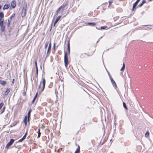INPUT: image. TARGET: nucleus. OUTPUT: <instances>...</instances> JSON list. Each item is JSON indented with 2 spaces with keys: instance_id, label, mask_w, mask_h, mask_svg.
Masks as SVG:
<instances>
[{
  "instance_id": "obj_12",
  "label": "nucleus",
  "mask_w": 153,
  "mask_h": 153,
  "mask_svg": "<svg viewBox=\"0 0 153 153\" xmlns=\"http://www.w3.org/2000/svg\"><path fill=\"white\" fill-rule=\"evenodd\" d=\"M61 15H59L58 16V17L56 18V19L55 21L54 22L53 26L54 27L55 26V25L56 24V23L59 20V19H60L61 18Z\"/></svg>"
},
{
  "instance_id": "obj_11",
  "label": "nucleus",
  "mask_w": 153,
  "mask_h": 153,
  "mask_svg": "<svg viewBox=\"0 0 153 153\" xmlns=\"http://www.w3.org/2000/svg\"><path fill=\"white\" fill-rule=\"evenodd\" d=\"M31 111H32V109H30L29 110V111L28 113L27 116V122H29L30 121L29 118H30V113H31Z\"/></svg>"
},
{
  "instance_id": "obj_31",
  "label": "nucleus",
  "mask_w": 153,
  "mask_h": 153,
  "mask_svg": "<svg viewBox=\"0 0 153 153\" xmlns=\"http://www.w3.org/2000/svg\"><path fill=\"white\" fill-rule=\"evenodd\" d=\"M53 85V83L52 82H51V83H50L48 87L49 88H51L52 87Z\"/></svg>"
},
{
  "instance_id": "obj_9",
  "label": "nucleus",
  "mask_w": 153,
  "mask_h": 153,
  "mask_svg": "<svg viewBox=\"0 0 153 153\" xmlns=\"http://www.w3.org/2000/svg\"><path fill=\"white\" fill-rule=\"evenodd\" d=\"M110 79L111 81V82L112 84L113 85V86L114 87H115L116 88H117V86L116 85V84L115 82L113 80V79L112 78V77H111Z\"/></svg>"
},
{
  "instance_id": "obj_53",
  "label": "nucleus",
  "mask_w": 153,
  "mask_h": 153,
  "mask_svg": "<svg viewBox=\"0 0 153 153\" xmlns=\"http://www.w3.org/2000/svg\"><path fill=\"white\" fill-rule=\"evenodd\" d=\"M114 125H115V126H116V123H114Z\"/></svg>"
},
{
  "instance_id": "obj_33",
  "label": "nucleus",
  "mask_w": 153,
  "mask_h": 153,
  "mask_svg": "<svg viewBox=\"0 0 153 153\" xmlns=\"http://www.w3.org/2000/svg\"><path fill=\"white\" fill-rule=\"evenodd\" d=\"M46 91L47 92V93L46 94V95H48L51 92V91L48 89H47Z\"/></svg>"
},
{
  "instance_id": "obj_19",
  "label": "nucleus",
  "mask_w": 153,
  "mask_h": 153,
  "mask_svg": "<svg viewBox=\"0 0 153 153\" xmlns=\"http://www.w3.org/2000/svg\"><path fill=\"white\" fill-rule=\"evenodd\" d=\"M6 83L7 82L5 81L0 80V84L3 86L5 85Z\"/></svg>"
},
{
  "instance_id": "obj_36",
  "label": "nucleus",
  "mask_w": 153,
  "mask_h": 153,
  "mask_svg": "<svg viewBox=\"0 0 153 153\" xmlns=\"http://www.w3.org/2000/svg\"><path fill=\"white\" fill-rule=\"evenodd\" d=\"M107 27L106 26H101L100 27V29H105Z\"/></svg>"
},
{
  "instance_id": "obj_40",
  "label": "nucleus",
  "mask_w": 153,
  "mask_h": 153,
  "mask_svg": "<svg viewBox=\"0 0 153 153\" xmlns=\"http://www.w3.org/2000/svg\"><path fill=\"white\" fill-rule=\"evenodd\" d=\"M23 140V139L22 138H21V139H19L18 141V142H22V141H23V140Z\"/></svg>"
},
{
  "instance_id": "obj_16",
  "label": "nucleus",
  "mask_w": 153,
  "mask_h": 153,
  "mask_svg": "<svg viewBox=\"0 0 153 153\" xmlns=\"http://www.w3.org/2000/svg\"><path fill=\"white\" fill-rule=\"evenodd\" d=\"M15 13H13L10 16V18H9L7 20H9L10 21H11L12 19L14 18L15 17Z\"/></svg>"
},
{
  "instance_id": "obj_20",
  "label": "nucleus",
  "mask_w": 153,
  "mask_h": 153,
  "mask_svg": "<svg viewBox=\"0 0 153 153\" xmlns=\"http://www.w3.org/2000/svg\"><path fill=\"white\" fill-rule=\"evenodd\" d=\"M94 140H91V143L92 144V146H91V147H90L89 149H88L89 150L90 149H91L92 148V147H93L94 146Z\"/></svg>"
},
{
  "instance_id": "obj_25",
  "label": "nucleus",
  "mask_w": 153,
  "mask_h": 153,
  "mask_svg": "<svg viewBox=\"0 0 153 153\" xmlns=\"http://www.w3.org/2000/svg\"><path fill=\"white\" fill-rule=\"evenodd\" d=\"M38 133L37 138H39L40 137L41 133L40 132V129H38V131L37 132Z\"/></svg>"
},
{
  "instance_id": "obj_14",
  "label": "nucleus",
  "mask_w": 153,
  "mask_h": 153,
  "mask_svg": "<svg viewBox=\"0 0 153 153\" xmlns=\"http://www.w3.org/2000/svg\"><path fill=\"white\" fill-rule=\"evenodd\" d=\"M10 89L8 88H6V91L4 92V94L5 95H7L9 93L10 91Z\"/></svg>"
},
{
  "instance_id": "obj_50",
  "label": "nucleus",
  "mask_w": 153,
  "mask_h": 153,
  "mask_svg": "<svg viewBox=\"0 0 153 153\" xmlns=\"http://www.w3.org/2000/svg\"><path fill=\"white\" fill-rule=\"evenodd\" d=\"M24 122L25 123V125L26 126L27 125V121Z\"/></svg>"
},
{
  "instance_id": "obj_56",
  "label": "nucleus",
  "mask_w": 153,
  "mask_h": 153,
  "mask_svg": "<svg viewBox=\"0 0 153 153\" xmlns=\"http://www.w3.org/2000/svg\"><path fill=\"white\" fill-rule=\"evenodd\" d=\"M119 0L120 1H123L124 0Z\"/></svg>"
},
{
  "instance_id": "obj_6",
  "label": "nucleus",
  "mask_w": 153,
  "mask_h": 153,
  "mask_svg": "<svg viewBox=\"0 0 153 153\" xmlns=\"http://www.w3.org/2000/svg\"><path fill=\"white\" fill-rule=\"evenodd\" d=\"M42 81H41L40 82L39 85L38 87V89H40V87H41V83L42 82V83L43 86H42V89L41 90V92L45 88V83H46V81H45V79L44 78L42 79Z\"/></svg>"
},
{
  "instance_id": "obj_21",
  "label": "nucleus",
  "mask_w": 153,
  "mask_h": 153,
  "mask_svg": "<svg viewBox=\"0 0 153 153\" xmlns=\"http://www.w3.org/2000/svg\"><path fill=\"white\" fill-rule=\"evenodd\" d=\"M50 41H47L45 43V48L46 49L48 47V44L49 43Z\"/></svg>"
},
{
  "instance_id": "obj_23",
  "label": "nucleus",
  "mask_w": 153,
  "mask_h": 153,
  "mask_svg": "<svg viewBox=\"0 0 153 153\" xmlns=\"http://www.w3.org/2000/svg\"><path fill=\"white\" fill-rule=\"evenodd\" d=\"M87 24L91 26H94L96 25V24L94 22H88Z\"/></svg>"
},
{
  "instance_id": "obj_44",
  "label": "nucleus",
  "mask_w": 153,
  "mask_h": 153,
  "mask_svg": "<svg viewBox=\"0 0 153 153\" xmlns=\"http://www.w3.org/2000/svg\"><path fill=\"white\" fill-rule=\"evenodd\" d=\"M143 4L142 3L140 4L139 5H138V7H142L143 5Z\"/></svg>"
},
{
  "instance_id": "obj_2",
  "label": "nucleus",
  "mask_w": 153,
  "mask_h": 153,
  "mask_svg": "<svg viewBox=\"0 0 153 153\" xmlns=\"http://www.w3.org/2000/svg\"><path fill=\"white\" fill-rule=\"evenodd\" d=\"M27 3L23 6L22 10L21 16L22 18H23L26 16L27 13L26 10L27 9Z\"/></svg>"
},
{
  "instance_id": "obj_41",
  "label": "nucleus",
  "mask_w": 153,
  "mask_h": 153,
  "mask_svg": "<svg viewBox=\"0 0 153 153\" xmlns=\"http://www.w3.org/2000/svg\"><path fill=\"white\" fill-rule=\"evenodd\" d=\"M112 1H109V5L108 6V7H109L111 4L112 3Z\"/></svg>"
},
{
  "instance_id": "obj_29",
  "label": "nucleus",
  "mask_w": 153,
  "mask_h": 153,
  "mask_svg": "<svg viewBox=\"0 0 153 153\" xmlns=\"http://www.w3.org/2000/svg\"><path fill=\"white\" fill-rule=\"evenodd\" d=\"M5 107L4 106L3 107L2 109L1 110V112L0 113V114H2L5 111Z\"/></svg>"
},
{
  "instance_id": "obj_4",
  "label": "nucleus",
  "mask_w": 153,
  "mask_h": 153,
  "mask_svg": "<svg viewBox=\"0 0 153 153\" xmlns=\"http://www.w3.org/2000/svg\"><path fill=\"white\" fill-rule=\"evenodd\" d=\"M68 1H65L58 8V10H59L61 8L65 9V10L67 9L68 8L67 6L68 4Z\"/></svg>"
},
{
  "instance_id": "obj_38",
  "label": "nucleus",
  "mask_w": 153,
  "mask_h": 153,
  "mask_svg": "<svg viewBox=\"0 0 153 153\" xmlns=\"http://www.w3.org/2000/svg\"><path fill=\"white\" fill-rule=\"evenodd\" d=\"M36 76L37 77L38 75V68H37V69H36Z\"/></svg>"
},
{
  "instance_id": "obj_35",
  "label": "nucleus",
  "mask_w": 153,
  "mask_h": 153,
  "mask_svg": "<svg viewBox=\"0 0 153 153\" xmlns=\"http://www.w3.org/2000/svg\"><path fill=\"white\" fill-rule=\"evenodd\" d=\"M149 133L148 132H147L146 134H145V137H148L149 136Z\"/></svg>"
},
{
  "instance_id": "obj_39",
  "label": "nucleus",
  "mask_w": 153,
  "mask_h": 153,
  "mask_svg": "<svg viewBox=\"0 0 153 153\" xmlns=\"http://www.w3.org/2000/svg\"><path fill=\"white\" fill-rule=\"evenodd\" d=\"M35 64L36 67V69H37V62L36 61H35L34 62Z\"/></svg>"
},
{
  "instance_id": "obj_15",
  "label": "nucleus",
  "mask_w": 153,
  "mask_h": 153,
  "mask_svg": "<svg viewBox=\"0 0 153 153\" xmlns=\"http://www.w3.org/2000/svg\"><path fill=\"white\" fill-rule=\"evenodd\" d=\"M51 41H50V42H49V45L48 49V50H47V54L49 52V51H51Z\"/></svg>"
},
{
  "instance_id": "obj_24",
  "label": "nucleus",
  "mask_w": 153,
  "mask_h": 153,
  "mask_svg": "<svg viewBox=\"0 0 153 153\" xmlns=\"http://www.w3.org/2000/svg\"><path fill=\"white\" fill-rule=\"evenodd\" d=\"M37 93H36V94L35 96L33 101L32 102L31 104H33L34 102V101H35L37 96Z\"/></svg>"
},
{
  "instance_id": "obj_26",
  "label": "nucleus",
  "mask_w": 153,
  "mask_h": 153,
  "mask_svg": "<svg viewBox=\"0 0 153 153\" xmlns=\"http://www.w3.org/2000/svg\"><path fill=\"white\" fill-rule=\"evenodd\" d=\"M86 55V53H82L80 56V57L81 58H83L85 57V55Z\"/></svg>"
},
{
  "instance_id": "obj_51",
  "label": "nucleus",
  "mask_w": 153,
  "mask_h": 153,
  "mask_svg": "<svg viewBox=\"0 0 153 153\" xmlns=\"http://www.w3.org/2000/svg\"><path fill=\"white\" fill-rule=\"evenodd\" d=\"M14 80H15L14 79H13L12 80V83L13 84L14 83Z\"/></svg>"
},
{
  "instance_id": "obj_42",
  "label": "nucleus",
  "mask_w": 153,
  "mask_h": 153,
  "mask_svg": "<svg viewBox=\"0 0 153 153\" xmlns=\"http://www.w3.org/2000/svg\"><path fill=\"white\" fill-rule=\"evenodd\" d=\"M108 75L110 79V78L111 77L110 73L108 71H107Z\"/></svg>"
},
{
  "instance_id": "obj_17",
  "label": "nucleus",
  "mask_w": 153,
  "mask_h": 153,
  "mask_svg": "<svg viewBox=\"0 0 153 153\" xmlns=\"http://www.w3.org/2000/svg\"><path fill=\"white\" fill-rule=\"evenodd\" d=\"M10 6L9 4H5L3 7V10L7 9Z\"/></svg>"
},
{
  "instance_id": "obj_34",
  "label": "nucleus",
  "mask_w": 153,
  "mask_h": 153,
  "mask_svg": "<svg viewBox=\"0 0 153 153\" xmlns=\"http://www.w3.org/2000/svg\"><path fill=\"white\" fill-rule=\"evenodd\" d=\"M27 116H25L24 120V122L27 121Z\"/></svg>"
},
{
  "instance_id": "obj_18",
  "label": "nucleus",
  "mask_w": 153,
  "mask_h": 153,
  "mask_svg": "<svg viewBox=\"0 0 153 153\" xmlns=\"http://www.w3.org/2000/svg\"><path fill=\"white\" fill-rule=\"evenodd\" d=\"M68 50V53H70V43L69 40H68V44H67Z\"/></svg>"
},
{
  "instance_id": "obj_47",
  "label": "nucleus",
  "mask_w": 153,
  "mask_h": 153,
  "mask_svg": "<svg viewBox=\"0 0 153 153\" xmlns=\"http://www.w3.org/2000/svg\"><path fill=\"white\" fill-rule=\"evenodd\" d=\"M102 36H101V37H100V38L99 39H98V41H97V43H98V42L100 41V40L101 39H102Z\"/></svg>"
},
{
  "instance_id": "obj_52",
  "label": "nucleus",
  "mask_w": 153,
  "mask_h": 153,
  "mask_svg": "<svg viewBox=\"0 0 153 153\" xmlns=\"http://www.w3.org/2000/svg\"><path fill=\"white\" fill-rule=\"evenodd\" d=\"M23 95L24 96L26 95V93L24 92L23 93H22Z\"/></svg>"
},
{
  "instance_id": "obj_3",
  "label": "nucleus",
  "mask_w": 153,
  "mask_h": 153,
  "mask_svg": "<svg viewBox=\"0 0 153 153\" xmlns=\"http://www.w3.org/2000/svg\"><path fill=\"white\" fill-rule=\"evenodd\" d=\"M68 59V57L67 55V53L65 52L64 55V63L65 66L66 68L69 63Z\"/></svg>"
},
{
  "instance_id": "obj_13",
  "label": "nucleus",
  "mask_w": 153,
  "mask_h": 153,
  "mask_svg": "<svg viewBox=\"0 0 153 153\" xmlns=\"http://www.w3.org/2000/svg\"><path fill=\"white\" fill-rule=\"evenodd\" d=\"M16 5V1H13L11 3V6L12 8H14Z\"/></svg>"
},
{
  "instance_id": "obj_28",
  "label": "nucleus",
  "mask_w": 153,
  "mask_h": 153,
  "mask_svg": "<svg viewBox=\"0 0 153 153\" xmlns=\"http://www.w3.org/2000/svg\"><path fill=\"white\" fill-rule=\"evenodd\" d=\"M123 105L124 107L126 109L128 110L127 107L126 105V103L124 102H123Z\"/></svg>"
},
{
  "instance_id": "obj_32",
  "label": "nucleus",
  "mask_w": 153,
  "mask_h": 153,
  "mask_svg": "<svg viewBox=\"0 0 153 153\" xmlns=\"http://www.w3.org/2000/svg\"><path fill=\"white\" fill-rule=\"evenodd\" d=\"M4 105V103L1 102L0 103V110L2 108V107Z\"/></svg>"
},
{
  "instance_id": "obj_43",
  "label": "nucleus",
  "mask_w": 153,
  "mask_h": 153,
  "mask_svg": "<svg viewBox=\"0 0 153 153\" xmlns=\"http://www.w3.org/2000/svg\"><path fill=\"white\" fill-rule=\"evenodd\" d=\"M143 4H144V3H146V1L145 0H143L142 2Z\"/></svg>"
},
{
  "instance_id": "obj_1",
  "label": "nucleus",
  "mask_w": 153,
  "mask_h": 153,
  "mask_svg": "<svg viewBox=\"0 0 153 153\" xmlns=\"http://www.w3.org/2000/svg\"><path fill=\"white\" fill-rule=\"evenodd\" d=\"M4 17V15L3 12H0V27L1 32H4L5 30V26L4 24V20L2 19Z\"/></svg>"
},
{
  "instance_id": "obj_54",
  "label": "nucleus",
  "mask_w": 153,
  "mask_h": 153,
  "mask_svg": "<svg viewBox=\"0 0 153 153\" xmlns=\"http://www.w3.org/2000/svg\"><path fill=\"white\" fill-rule=\"evenodd\" d=\"M51 29H52V26L51 25V28H50V31L51 30Z\"/></svg>"
},
{
  "instance_id": "obj_49",
  "label": "nucleus",
  "mask_w": 153,
  "mask_h": 153,
  "mask_svg": "<svg viewBox=\"0 0 153 153\" xmlns=\"http://www.w3.org/2000/svg\"><path fill=\"white\" fill-rule=\"evenodd\" d=\"M55 43H54V44H53V48L54 49V50L55 49Z\"/></svg>"
},
{
  "instance_id": "obj_45",
  "label": "nucleus",
  "mask_w": 153,
  "mask_h": 153,
  "mask_svg": "<svg viewBox=\"0 0 153 153\" xmlns=\"http://www.w3.org/2000/svg\"><path fill=\"white\" fill-rule=\"evenodd\" d=\"M55 93L56 96H57L58 93L56 89H55Z\"/></svg>"
},
{
  "instance_id": "obj_55",
  "label": "nucleus",
  "mask_w": 153,
  "mask_h": 153,
  "mask_svg": "<svg viewBox=\"0 0 153 153\" xmlns=\"http://www.w3.org/2000/svg\"><path fill=\"white\" fill-rule=\"evenodd\" d=\"M96 28L98 30H100V29L99 28H97V27H96Z\"/></svg>"
},
{
  "instance_id": "obj_10",
  "label": "nucleus",
  "mask_w": 153,
  "mask_h": 153,
  "mask_svg": "<svg viewBox=\"0 0 153 153\" xmlns=\"http://www.w3.org/2000/svg\"><path fill=\"white\" fill-rule=\"evenodd\" d=\"M94 52L93 51H92L90 49L89 50V51L86 53V55L89 56H91L94 53Z\"/></svg>"
},
{
  "instance_id": "obj_22",
  "label": "nucleus",
  "mask_w": 153,
  "mask_h": 153,
  "mask_svg": "<svg viewBox=\"0 0 153 153\" xmlns=\"http://www.w3.org/2000/svg\"><path fill=\"white\" fill-rule=\"evenodd\" d=\"M80 149V147L79 146V145H78V147L77 148L74 153H79Z\"/></svg>"
},
{
  "instance_id": "obj_46",
  "label": "nucleus",
  "mask_w": 153,
  "mask_h": 153,
  "mask_svg": "<svg viewBox=\"0 0 153 153\" xmlns=\"http://www.w3.org/2000/svg\"><path fill=\"white\" fill-rule=\"evenodd\" d=\"M151 28L149 27H147V28H146L145 29L147 30H150Z\"/></svg>"
},
{
  "instance_id": "obj_7",
  "label": "nucleus",
  "mask_w": 153,
  "mask_h": 153,
  "mask_svg": "<svg viewBox=\"0 0 153 153\" xmlns=\"http://www.w3.org/2000/svg\"><path fill=\"white\" fill-rule=\"evenodd\" d=\"M14 140L13 139H11L10 141L7 143L5 146V148L8 149L10 147L13 143L14 142Z\"/></svg>"
},
{
  "instance_id": "obj_48",
  "label": "nucleus",
  "mask_w": 153,
  "mask_h": 153,
  "mask_svg": "<svg viewBox=\"0 0 153 153\" xmlns=\"http://www.w3.org/2000/svg\"><path fill=\"white\" fill-rule=\"evenodd\" d=\"M144 26H145V27H146V26H153V25H143Z\"/></svg>"
},
{
  "instance_id": "obj_27",
  "label": "nucleus",
  "mask_w": 153,
  "mask_h": 153,
  "mask_svg": "<svg viewBox=\"0 0 153 153\" xmlns=\"http://www.w3.org/2000/svg\"><path fill=\"white\" fill-rule=\"evenodd\" d=\"M8 23L7 24V27H9L10 25V21L9 20H7Z\"/></svg>"
},
{
  "instance_id": "obj_30",
  "label": "nucleus",
  "mask_w": 153,
  "mask_h": 153,
  "mask_svg": "<svg viewBox=\"0 0 153 153\" xmlns=\"http://www.w3.org/2000/svg\"><path fill=\"white\" fill-rule=\"evenodd\" d=\"M125 68V64L124 63L123 64V66L120 69V71H123V70H124V69Z\"/></svg>"
},
{
  "instance_id": "obj_37",
  "label": "nucleus",
  "mask_w": 153,
  "mask_h": 153,
  "mask_svg": "<svg viewBox=\"0 0 153 153\" xmlns=\"http://www.w3.org/2000/svg\"><path fill=\"white\" fill-rule=\"evenodd\" d=\"M27 133L26 132L25 133V135L22 138L23 139V140H24L25 139V138L26 137V135H27Z\"/></svg>"
},
{
  "instance_id": "obj_8",
  "label": "nucleus",
  "mask_w": 153,
  "mask_h": 153,
  "mask_svg": "<svg viewBox=\"0 0 153 153\" xmlns=\"http://www.w3.org/2000/svg\"><path fill=\"white\" fill-rule=\"evenodd\" d=\"M140 0H137L136 1L134 4L133 6L132 10L134 11L136 9V7L140 2Z\"/></svg>"
},
{
  "instance_id": "obj_5",
  "label": "nucleus",
  "mask_w": 153,
  "mask_h": 153,
  "mask_svg": "<svg viewBox=\"0 0 153 153\" xmlns=\"http://www.w3.org/2000/svg\"><path fill=\"white\" fill-rule=\"evenodd\" d=\"M66 10L62 8H61L59 10H58V9L56 10L55 12V13L56 15H58L59 13H60L61 15H63L65 13V10Z\"/></svg>"
}]
</instances>
